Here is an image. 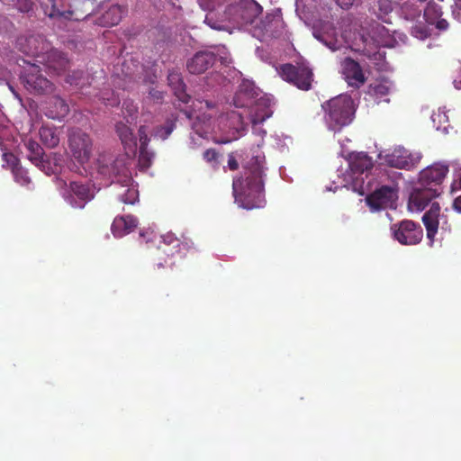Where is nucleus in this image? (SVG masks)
Listing matches in <instances>:
<instances>
[{
  "instance_id": "obj_30",
  "label": "nucleus",
  "mask_w": 461,
  "mask_h": 461,
  "mask_svg": "<svg viewBox=\"0 0 461 461\" xmlns=\"http://www.w3.org/2000/svg\"><path fill=\"white\" fill-rule=\"evenodd\" d=\"M51 3V5H46L44 8V14L45 15L50 17V18H57V17H64L66 19H70V17L73 15V11L68 10V11H59L56 5L53 4L55 0H50Z\"/></svg>"
},
{
  "instance_id": "obj_48",
  "label": "nucleus",
  "mask_w": 461,
  "mask_h": 461,
  "mask_svg": "<svg viewBox=\"0 0 461 461\" xmlns=\"http://www.w3.org/2000/svg\"><path fill=\"white\" fill-rule=\"evenodd\" d=\"M205 22H206V23H208V24H209L212 29H220V28H219V27H217L214 23H211L209 22V17H208V16H206V18H205Z\"/></svg>"
},
{
  "instance_id": "obj_4",
  "label": "nucleus",
  "mask_w": 461,
  "mask_h": 461,
  "mask_svg": "<svg viewBox=\"0 0 461 461\" xmlns=\"http://www.w3.org/2000/svg\"><path fill=\"white\" fill-rule=\"evenodd\" d=\"M22 84L25 89L33 95H50L55 90V85L44 77L40 66L28 63L20 76Z\"/></svg>"
},
{
  "instance_id": "obj_28",
  "label": "nucleus",
  "mask_w": 461,
  "mask_h": 461,
  "mask_svg": "<svg viewBox=\"0 0 461 461\" xmlns=\"http://www.w3.org/2000/svg\"><path fill=\"white\" fill-rule=\"evenodd\" d=\"M261 6L255 1H247L241 12V17L246 23H252L261 13Z\"/></svg>"
},
{
  "instance_id": "obj_25",
  "label": "nucleus",
  "mask_w": 461,
  "mask_h": 461,
  "mask_svg": "<svg viewBox=\"0 0 461 461\" xmlns=\"http://www.w3.org/2000/svg\"><path fill=\"white\" fill-rule=\"evenodd\" d=\"M372 158L366 153H358L351 158L349 167L353 174H363L373 167Z\"/></svg>"
},
{
  "instance_id": "obj_1",
  "label": "nucleus",
  "mask_w": 461,
  "mask_h": 461,
  "mask_svg": "<svg viewBox=\"0 0 461 461\" xmlns=\"http://www.w3.org/2000/svg\"><path fill=\"white\" fill-rule=\"evenodd\" d=\"M264 164L265 156L258 149L252 151L249 160L245 161L242 175L233 179V195L236 202L244 209L261 208L266 203L263 181Z\"/></svg>"
},
{
  "instance_id": "obj_42",
  "label": "nucleus",
  "mask_w": 461,
  "mask_h": 461,
  "mask_svg": "<svg viewBox=\"0 0 461 461\" xmlns=\"http://www.w3.org/2000/svg\"><path fill=\"white\" fill-rule=\"evenodd\" d=\"M149 96L157 101H161L163 99V92L157 90L155 88L150 89Z\"/></svg>"
},
{
  "instance_id": "obj_12",
  "label": "nucleus",
  "mask_w": 461,
  "mask_h": 461,
  "mask_svg": "<svg viewBox=\"0 0 461 461\" xmlns=\"http://www.w3.org/2000/svg\"><path fill=\"white\" fill-rule=\"evenodd\" d=\"M439 194L437 188L419 185L413 189L409 197L408 208L411 212H421Z\"/></svg>"
},
{
  "instance_id": "obj_32",
  "label": "nucleus",
  "mask_w": 461,
  "mask_h": 461,
  "mask_svg": "<svg viewBox=\"0 0 461 461\" xmlns=\"http://www.w3.org/2000/svg\"><path fill=\"white\" fill-rule=\"evenodd\" d=\"M155 154L148 149V146L140 147L139 164L142 168H149L154 158Z\"/></svg>"
},
{
  "instance_id": "obj_45",
  "label": "nucleus",
  "mask_w": 461,
  "mask_h": 461,
  "mask_svg": "<svg viewBox=\"0 0 461 461\" xmlns=\"http://www.w3.org/2000/svg\"><path fill=\"white\" fill-rule=\"evenodd\" d=\"M447 26L448 23L444 19L439 20L437 23V28L439 30H446Z\"/></svg>"
},
{
  "instance_id": "obj_15",
  "label": "nucleus",
  "mask_w": 461,
  "mask_h": 461,
  "mask_svg": "<svg viewBox=\"0 0 461 461\" xmlns=\"http://www.w3.org/2000/svg\"><path fill=\"white\" fill-rule=\"evenodd\" d=\"M42 110L48 118L61 120L68 114L69 105L64 98L59 95H54L45 101Z\"/></svg>"
},
{
  "instance_id": "obj_47",
  "label": "nucleus",
  "mask_w": 461,
  "mask_h": 461,
  "mask_svg": "<svg viewBox=\"0 0 461 461\" xmlns=\"http://www.w3.org/2000/svg\"><path fill=\"white\" fill-rule=\"evenodd\" d=\"M200 103L203 104V102H200ZM203 103L207 109H212L214 107V104L212 101L204 100Z\"/></svg>"
},
{
  "instance_id": "obj_7",
  "label": "nucleus",
  "mask_w": 461,
  "mask_h": 461,
  "mask_svg": "<svg viewBox=\"0 0 461 461\" xmlns=\"http://www.w3.org/2000/svg\"><path fill=\"white\" fill-rule=\"evenodd\" d=\"M391 231L393 239L402 245H416L423 237L421 226L411 220L393 224Z\"/></svg>"
},
{
  "instance_id": "obj_36",
  "label": "nucleus",
  "mask_w": 461,
  "mask_h": 461,
  "mask_svg": "<svg viewBox=\"0 0 461 461\" xmlns=\"http://www.w3.org/2000/svg\"><path fill=\"white\" fill-rule=\"evenodd\" d=\"M372 93L375 97L382 98L389 95L390 86L383 83L377 84L372 87Z\"/></svg>"
},
{
  "instance_id": "obj_43",
  "label": "nucleus",
  "mask_w": 461,
  "mask_h": 461,
  "mask_svg": "<svg viewBox=\"0 0 461 461\" xmlns=\"http://www.w3.org/2000/svg\"><path fill=\"white\" fill-rule=\"evenodd\" d=\"M453 208L456 212L461 213V195L455 198L453 202Z\"/></svg>"
},
{
  "instance_id": "obj_35",
  "label": "nucleus",
  "mask_w": 461,
  "mask_h": 461,
  "mask_svg": "<svg viewBox=\"0 0 461 461\" xmlns=\"http://www.w3.org/2000/svg\"><path fill=\"white\" fill-rule=\"evenodd\" d=\"M138 191L135 189H127L123 194L121 195V201L126 204H134L138 201Z\"/></svg>"
},
{
  "instance_id": "obj_23",
  "label": "nucleus",
  "mask_w": 461,
  "mask_h": 461,
  "mask_svg": "<svg viewBox=\"0 0 461 461\" xmlns=\"http://www.w3.org/2000/svg\"><path fill=\"white\" fill-rule=\"evenodd\" d=\"M61 130L54 125L44 124L39 130L41 142L48 149L56 148L60 141Z\"/></svg>"
},
{
  "instance_id": "obj_39",
  "label": "nucleus",
  "mask_w": 461,
  "mask_h": 461,
  "mask_svg": "<svg viewBox=\"0 0 461 461\" xmlns=\"http://www.w3.org/2000/svg\"><path fill=\"white\" fill-rule=\"evenodd\" d=\"M138 135H139V140H140V147L141 146H148L149 142V138L148 136V130L147 127L144 125H141L138 130Z\"/></svg>"
},
{
  "instance_id": "obj_20",
  "label": "nucleus",
  "mask_w": 461,
  "mask_h": 461,
  "mask_svg": "<svg viewBox=\"0 0 461 461\" xmlns=\"http://www.w3.org/2000/svg\"><path fill=\"white\" fill-rule=\"evenodd\" d=\"M138 221L132 215L117 216L112 223V232L114 237L121 238L131 231L137 227Z\"/></svg>"
},
{
  "instance_id": "obj_13",
  "label": "nucleus",
  "mask_w": 461,
  "mask_h": 461,
  "mask_svg": "<svg viewBox=\"0 0 461 461\" xmlns=\"http://www.w3.org/2000/svg\"><path fill=\"white\" fill-rule=\"evenodd\" d=\"M273 110L271 108V101L266 96H261L254 100L249 108L248 120L255 126L264 122L267 119L271 117Z\"/></svg>"
},
{
  "instance_id": "obj_21",
  "label": "nucleus",
  "mask_w": 461,
  "mask_h": 461,
  "mask_svg": "<svg viewBox=\"0 0 461 461\" xmlns=\"http://www.w3.org/2000/svg\"><path fill=\"white\" fill-rule=\"evenodd\" d=\"M24 146L29 152V160L39 168L44 170L48 161L44 158L45 152L41 146L32 138L24 140Z\"/></svg>"
},
{
  "instance_id": "obj_14",
  "label": "nucleus",
  "mask_w": 461,
  "mask_h": 461,
  "mask_svg": "<svg viewBox=\"0 0 461 461\" xmlns=\"http://www.w3.org/2000/svg\"><path fill=\"white\" fill-rule=\"evenodd\" d=\"M216 62V55L211 51H198L186 61L190 74L200 75L207 71Z\"/></svg>"
},
{
  "instance_id": "obj_41",
  "label": "nucleus",
  "mask_w": 461,
  "mask_h": 461,
  "mask_svg": "<svg viewBox=\"0 0 461 461\" xmlns=\"http://www.w3.org/2000/svg\"><path fill=\"white\" fill-rule=\"evenodd\" d=\"M228 167L230 170H237L239 168V163L232 154L229 155Z\"/></svg>"
},
{
  "instance_id": "obj_10",
  "label": "nucleus",
  "mask_w": 461,
  "mask_h": 461,
  "mask_svg": "<svg viewBox=\"0 0 461 461\" xmlns=\"http://www.w3.org/2000/svg\"><path fill=\"white\" fill-rule=\"evenodd\" d=\"M95 197V191L89 184L71 181L68 185L67 201L75 208L83 209Z\"/></svg>"
},
{
  "instance_id": "obj_8",
  "label": "nucleus",
  "mask_w": 461,
  "mask_h": 461,
  "mask_svg": "<svg viewBox=\"0 0 461 461\" xmlns=\"http://www.w3.org/2000/svg\"><path fill=\"white\" fill-rule=\"evenodd\" d=\"M420 157L412 155L408 149L398 147L392 151L382 155L380 159L384 164L395 168L411 170L420 162Z\"/></svg>"
},
{
  "instance_id": "obj_2",
  "label": "nucleus",
  "mask_w": 461,
  "mask_h": 461,
  "mask_svg": "<svg viewBox=\"0 0 461 461\" xmlns=\"http://www.w3.org/2000/svg\"><path fill=\"white\" fill-rule=\"evenodd\" d=\"M325 121L330 130L339 131L348 125L355 113L354 103L348 95H339L322 104Z\"/></svg>"
},
{
  "instance_id": "obj_5",
  "label": "nucleus",
  "mask_w": 461,
  "mask_h": 461,
  "mask_svg": "<svg viewBox=\"0 0 461 461\" xmlns=\"http://www.w3.org/2000/svg\"><path fill=\"white\" fill-rule=\"evenodd\" d=\"M68 147L74 158L80 164L89 161L93 153V140L80 129L73 130L68 136Z\"/></svg>"
},
{
  "instance_id": "obj_26",
  "label": "nucleus",
  "mask_w": 461,
  "mask_h": 461,
  "mask_svg": "<svg viewBox=\"0 0 461 461\" xmlns=\"http://www.w3.org/2000/svg\"><path fill=\"white\" fill-rule=\"evenodd\" d=\"M116 133L118 134L124 148L135 149L137 148V139L131 129L123 122H118L115 125Z\"/></svg>"
},
{
  "instance_id": "obj_24",
  "label": "nucleus",
  "mask_w": 461,
  "mask_h": 461,
  "mask_svg": "<svg viewBox=\"0 0 461 461\" xmlns=\"http://www.w3.org/2000/svg\"><path fill=\"white\" fill-rule=\"evenodd\" d=\"M47 67L53 73L60 75L68 68L69 60L64 53L59 50H52L48 55Z\"/></svg>"
},
{
  "instance_id": "obj_22",
  "label": "nucleus",
  "mask_w": 461,
  "mask_h": 461,
  "mask_svg": "<svg viewBox=\"0 0 461 461\" xmlns=\"http://www.w3.org/2000/svg\"><path fill=\"white\" fill-rule=\"evenodd\" d=\"M168 85L171 87L175 96L183 104H187L191 96L186 93V86L177 72H171L167 77Z\"/></svg>"
},
{
  "instance_id": "obj_37",
  "label": "nucleus",
  "mask_w": 461,
  "mask_h": 461,
  "mask_svg": "<svg viewBox=\"0 0 461 461\" xmlns=\"http://www.w3.org/2000/svg\"><path fill=\"white\" fill-rule=\"evenodd\" d=\"M180 240L181 237H176L172 232H167L162 236L163 243L171 246L173 249H176V247H180Z\"/></svg>"
},
{
  "instance_id": "obj_6",
  "label": "nucleus",
  "mask_w": 461,
  "mask_h": 461,
  "mask_svg": "<svg viewBox=\"0 0 461 461\" xmlns=\"http://www.w3.org/2000/svg\"><path fill=\"white\" fill-rule=\"evenodd\" d=\"M282 78L301 90L307 91L312 86L313 74L310 68L304 65L284 64L279 71Z\"/></svg>"
},
{
  "instance_id": "obj_44",
  "label": "nucleus",
  "mask_w": 461,
  "mask_h": 461,
  "mask_svg": "<svg viewBox=\"0 0 461 461\" xmlns=\"http://www.w3.org/2000/svg\"><path fill=\"white\" fill-rule=\"evenodd\" d=\"M126 110L129 113V115L131 117V119H134L136 117V114L138 113L137 107L133 104L128 105Z\"/></svg>"
},
{
  "instance_id": "obj_40",
  "label": "nucleus",
  "mask_w": 461,
  "mask_h": 461,
  "mask_svg": "<svg viewBox=\"0 0 461 461\" xmlns=\"http://www.w3.org/2000/svg\"><path fill=\"white\" fill-rule=\"evenodd\" d=\"M16 8L22 13H28L32 10L33 3L32 0H16Z\"/></svg>"
},
{
  "instance_id": "obj_16",
  "label": "nucleus",
  "mask_w": 461,
  "mask_h": 461,
  "mask_svg": "<svg viewBox=\"0 0 461 461\" xmlns=\"http://www.w3.org/2000/svg\"><path fill=\"white\" fill-rule=\"evenodd\" d=\"M341 68L349 86L358 88L365 84L366 78L358 62L351 58H346L341 63Z\"/></svg>"
},
{
  "instance_id": "obj_27",
  "label": "nucleus",
  "mask_w": 461,
  "mask_h": 461,
  "mask_svg": "<svg viewBox=\"0 0 461 461\" xmlns=\"http://www.w3.org/2000/svg\"><path fill=\"white\" fill-rule=\"evenodd\" d=\"M66 82L78 89L90 86V76L84 70H74L66 77Z\"/></svg>"
},
{
  "instance_id": "obj_49",
  "label": "nucleus",
  "mask_w": 461,
  "mask_h": 461,
  "mask_svg": "<svg viewBox=\"0 0 461 461\" xmlns=\"http://www.w3.org/2000/svg\"><path fill=\"white\" fill-rule=\"evenodd\" d=\"M458 187L461 189V173L457 181Z\"/></svg>"
},
{
  "instance_id": "obj_17",
  "label": "nucleus",
  "mask_w": 461,
  "mask_h": 461,
  "mask_svg": "<svg viewBox=\"0 0 461 461\" xmlns=\"http://www.w3.org/2000/svg\"><path fill=\"white\" fill-rule=\"evenodd\" d=\"M258 93L253 83L243 82L233 97V104L238 108H249Z\"/></svg>"
},
{
  "instance_id": "obj_31",
  "label": "nucleus",
  "mask_w": 461,
  "mask_h": 461,
  "mask_svg": "<svg viewBox=\"0 0 461 461\" xmlns=\"http://www.w3.org/2000/svg\"><path fill=\"white\" fill-rule=\"evenodd\" d=\"M175 122L167 120L164 125L158 126L154 131V136L156 138L166 140L172 133L175 129Z\"/></svg>"
},
{
  "instance_id": "obj_9",
  "label": "nucleus",
  "mask_w": 461,
  "mask_h": 461,
  "mask_svg": "<svg viewBox=\"0 0 461 461\" xmlns=\"http://www.w3.org/2000/svg\"><path fill=\"white\" fill-rule=\"evenodd\" d=\"M447 172L448 167L447 165L433 164L420 171L418 185L437 188L438 194H441V185Z\"/></svg>"
},
{
  "instance_id": "obj_34",
  "label": "nucleus",
  "mask_w": 461,
  "mask_h": 461,
  "mask_svg": "<svg viewBox=\"0 0 461 461\" xmlns=\"http://www.w3.org/2000/svg\"><path fill=\"white\" fill-rule=\"evenodd\" d=\"M13 174L15 181L21 185H28L31 184V178L29 177L27 171L22 167H14Z\"/></svg>"
},
{
  "instance_id": "obj_11",
  "label": "nucleus",
  "mask_w": 461,
  "mask_h": 461,
  "mask_svg": "<svg viewBox=\"0 0 461 461\" xmlns=\"http://www.w3.org/2000/svg\"><path fill=\"white\" fill-rule=\"evenodd\" d=\"M398 189L395 185H382L366 197L367 204L375 210L392 206L397 199Z\"/></svg>"
},
{
  "instance_id": "obj_18",
  "label": "nucleus",
  "mask_w": 461,
  "mask_h": 461,
  "mask_svg": "<svg viewBox=\"0 0 461 461\" xmlns=\"http://www.w3.org/2000/svg\"><path fill=\"white\" fill-rule=\"evenodd\" d=\"M441 220H443V216L440 215L439 204L438 203H432L429 210L422 216V221L426 228L429 240H434Z\"/></svg>"
},
{
  "instance_id": "obj_38",
  "label": "nucleus",
  "mask_w": 461,
  "mask_h": 461,
  "mask_svg": "<svg viewBox=\"0 0 461 461\" xmlns=\"http://www.w3.org/2000/svg\"><path fill=\"white\" fill-rule=\"evenodd\" d=\"M203 158L208 163H213V164L217 165L218 158H219V153L214 149H208L203 152Z\"/></svg>"
},
{
  "instance_id": "obj_46",
  "label": "nucleus",
  "mask_w": 461,
  "mask_h": 461,
  "mask_svg": "<svg viewBox=\"0 0 461 461\" xmlns=\"http://www.w3.org/2000/svg\"><path fill=\"white\" fill-rule=\"evenodd\" d=\"M231 116L234 117V116H238L239 117V120L240 121L241 124H247V122H245V118L242 114L240 113H236L235 112H232L231 113Z\"/></svg>"
},
{
  "instance_id": "obj_19",
  "label": "nucleus",
  "mask_w": 461,
  "mask_h": 461,
  "mask_svg": "<svg viewBox=\"0 0 461 461\" xmlns=\"http://www.w3.org/2000/svg\"><path fill=\"white\" fill-rule=\"evenodd\" d=\"M127 14V7L120 5H113L105 10L98 18V23L104 27L117 25Z\"/></svg>"
},
{
  "instance_id": "obj_29",
  "label": "nucleus",
  "mask_w": 461,
  "mask_h": 461,
  "mask_svg": "<svg viewBox=\"0 0 461 461\" xmlns=\"http://www.w3.org/2000/svg\"><path fill=\"white\" fill-rule=\"evenodd\" d=\"M37 39L35 36L31 35L26 38H19L17 43L20 50L30 56H36L40 53L38 48L35 45Z\"/></svg>"
},
{
  "instance_id": "obj_3",
  "label": "nucleus",
  "mask_w": 461,
  "mask_h": 461,
  "mask_svg": "<svg viewBox=\"0 0 461 461\" xmlns=\"http://www.w3.org/2000/svg\"><path fill=\"white\" fill-rule=\"evenodd\" d=\"M97 171L105 179L113 182L115 178L123 183L129 182V169L123 157H116L113 153L100 154L97 158Z\"/></svg>"
},
{
  "instance_id": "obj_33",
  "label": "nucleus",
  "mask_w": 461,
  "mask_h": 461,
  "mask_svg": "<svg viewBox=\"0 0 461 461\" xmlns=\"http://www.w3.org/2000/svg\"><path fill=\"white\" fill-rule=\"evenodd\" d=\"M194 250H196V248L193 240L185 235H181L180 247H176V252L180 255V257L184 258L187 253H190Z\"/></svg>"
}]
</instances>
